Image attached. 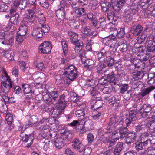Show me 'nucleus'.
<instances>
[{
  "label": "nucleus",
  "instance_id": "3",
  "mask_svg": "<svg viewBox=\"0 0 155 155\" xmlns=\"http://www.w3.org/2000/svg\"><path fill=\"white\" fill-rule=\"evenodd\" d=\"M67 104V101L65 100L64 96L62 95L59 96V99L58 100L57 106H58V108L56 110L58 113V114H60L61 113L65 108ZM54 110L53 111L55 112Z\"/></svg>",
  "mask_w": 155,
  "mask_h": 155
},
{
  "label": "nucleus",
  "instance_id": "9",
  "mask_svg": "<svg viewBox=\"0 0 155 155\" xmlns=\"http://www.w3.org/2000/svg\"><path fill=\"white\" fill-rule=\"evenodd\" d=\"M137 137V133L133 131H130L126 138V143L128 145H131L136 141Z\"/></svg>",
  "mask_w": 155,
  "mask_h": 155
},
{
  "label": "nucleus",
  "instance_id": "5",
  "mask_svg": "<svg viewBox=\"0 0 155 155\" xmlns=\"http://www.w3.org/2000/svg\"><path fill=\"white\" fill-rule=\"evenodd\" d=\"M137 114L136 110H132L130 112L128 118L125 120L127 126L128 127L131 123L133 124L137 120L136 117Z\"/></svg>",
  "mask_w": 155,
  "mask_h": 155
},
{
  "label": "nucleus",
  "instance_id": "4",
  "mask_svg": "<svg viewBox=\"0 0 155 155\" xmlns=\"http://www.w3.org/2000/svg\"><path fill=\"white\" fill-rule=\"evenodd\" d=\"M76 45L74 49L75 52L79 54V56L82 60V57L85 56V51L83 49V43L82 41H76L75 44H73Z\"/></svg>",
  "mask_w": 155,
  "mask_h": 155
},
{
  "label": "nucleus",
  "instance_id": "11",
  "mask_svg": "<svg viewBox=\"0 0 155 155\" xmlns=\"http://www.w3.org/2000/svg\"><path fill=\"white\" fill-rule=\"evenodd\" d=\"M124 0H119L117 1L116 3L114 5H111V10L113 12H114L118 17L117 12L121 10L122 7L124 5Z\"/></svg>",
  "mask_w": 155,
  "mask_h": 155
},
{
  "label": "nucleus",
  "instance_id": "51",
  "mask_svg": "<svg viewBox=\"0 0 155 155\" xmlns=\"http://www.w3.org/2000/svg\"><path fill=\"white\" fill-rule=\"evenodd\" d=\"M124 18L125 22H130L132 20V17L129 13V11L126 12Z\"/></svg>",
  "mask_w": 155,
  "mask_h": 155
},
{
  "label": "nucleus",
  "instance_id": "16",
  "mask_svg": "<svg viewBox=\"0 0 155 155\" xmlns=\"http://www.w3.org/2000/svg\"><path fill=\"white\" fill-rule=\"evenodd\" d=\"M65 140L62 137H59L56 139L53 143L56 147L58 149H60L63 147L65 144Z\"/></svg>",
  "mask_w": 155,
  "mask_h": 155
},
{
  "label": "nucleus",
  "instance_id": "20",
  "mask_svg": "<svg viewBox=\"0 0 155 155\" xmlns=\"http://www.w3.org/2000/svg\"><path fill=\"white\" fill-rule=\"evenodd\" d=\"M74 12L78 17H80L87 14L86 10L83 8H77L74 9Z\"/></svg>",
  "mask_w": 155,
  "mask_h": 155
},
{
  "label": "nucleus",
  "instance_id": "49",
  "mask_svg": "<svg viewBox=\"0 0 155 155\" xmlns=\"http://www.w3.org/2000/svg\"><path fill=\"white\" fill-rule=\"evenodd\" d=\"M141 34V35H140L138 36V37L137 38V41H139V43L144 42L147 37V35L144 34V33L142 32Z\"/></svg>",
  "mask_w": 155,
  "mask_h": 155
},
{
  "label": "nucleus",
  "instance_id": "34",
  "mask_svg": "<svg viewBox=\"0 0 155 155\" xmlns=\"http://www.w3.org/2000/svg\"><path fill=\"white\" fill-rule=\"evenodd\" d=\"M107 25L106 21L105 18L104 17H101L99 18L97 21V28H104Z\"/></svg>",
  "mask_w": 155,
  "mask_h": 155
},
{
  "label": "nucleus",
  "instance_id": "64",
  "mask_svg": "<svg viewBox=\"0 0 155 155\" xmlns=\"http://www.w3.org/2000/svg\"><path fill=\"white\" fill-rule=\"evenodd\" d=\"M35 104L38 107L40 108L41 109H44L45 108V105L43 103V101H38L37 102H36Z\"/></svg>",
  "mask_w": 155,
  "mask_h": 155
},
{
  "label": "nucleus",
  "instance_id": "29",
  "mask_svg": "<svg viewBox=\"0 0 155 155\" xmlns=\"http://www.w3.org/2000/svg\"><path fill=\"white\" fill-rule=\"evenodd\" d=\"M30 12L36 15V14L38 15H43V13H41V9L39 8L38 6L35 5H33L31 9H29Z\"/></svg>",
  "mask_w": 155,
  "mask_h": 155
},
{
  "label": "nucleus",
  "instance_id": "13",
  "mask_svg": "<svg viewBox=\"0 0 155 155\" xmlns=\"http://www.w3.org/2000/svg\"><path fill=\"white\" fill-rule=\"evenodd\" d=\"M105 79L104 81L105 82H104L102 84H106L107 82L110 83H113L115 81L116 78L115 77V74L113 71H105Z\"/></svg>",
  "mask_w": 155,
  "mask_h": 155
},
{
  "label": "nucleus",
  "instance_id": "8",
  "mask_svg": "<svg viewBox=\"0 0 155 155\" xmlns=\"http://www.w3.org/2000/svg\"><path fill=\"white\" fill-rule=\"evenodd\" d=\"M39 49L42 54H49L51 52V45L49 42L45 41L40 45Z\"/></svg>",
  "mask_w": 155,
  "mask_h": 155
},
{
  "label": "nucleus",
  "instance_id": "22",
  "mask_svg": "<svg viewBox=\"0 0 155 155\" xmlns=\"http://www.w3.org/2000/svg\"><path fill=\"white\" fill-rule=\"evenodd\" d=\"M117 47L120 51L122 52H125L128 49L127 45L125 43H122L120 45H118V43H116L114 46H110V48H115L116 49V48Z\"/></svg>",
  "mask_w": 155,
  "mask_h": 155
},
{
  "label": "nucleus",
  "instance_id": "58",
  "mask_svg": "<svg viewBox=\"0 0 155 155\" xmlns=\"http://www.w3.org/2000/svg\"><path fill=\"white\" fill-rule=\"evenodd\" d=\"M77 95H78L75 93H74L73 95H71L70 97L71 101L74 103L77 102L79 100Z\"/></svg>",
  "mask_w": 155,
  "mask_h": 155
},
{
  "label": "nucleus",
  "instance_id": "23",
  "mask_svg": "<svg viewBox=\"0 0 155 155\" xmlns=\"http://www.w3.org/2000/svg\"><path fill=\"white\" fill-rule=\"evenodd\" d=\"M68 34L71 41L72 43L75 44L76 41H78V36L77 34L71 31H69L68 32Z\"/></svg>",
  "mask_w": 155,
  "mask_h": 155
},
{
  "label": "nucleus",
  "instance_id": "7",
  "mask_svg": "<svg viewBox=\"0 0 155 155\" xmlns=\"http://www.w3.org/2000/svg\"><path fill=\"white\" fill-rule=\"evenodd\" d=\"M72 146L74 149H80V152H83L84 154L86 153V152L89 150L88 149H85L84 147L78 138L74 139Z\"/></svg>",
  "mask_w": 155,
  "mask_h": 155
},
{
  "label": "nucleus",
  "instance_id": "60",
  "mask_svg": "<svg viewBox=\"0 0 155 155\" xmlns=\"http://www.w3.org/2000/svg\"><path fill=\"white\" fill-rule=\"evenodd\" d=\"M0 110L2 113H5L7 110V107L6 105L5 104H1L0 105Z\"/></svg>",
  "mask_w": 155,
  "mask_h": 155
},
{
  "label": "nucleus",
  "instance_id": "26",
  "mask_svg": "<svg viewBox=\"0 0 155 155\" xmlns=\"http://www.w3.org/2000/svg\"><path fill=\"white\" fill-rule=\"evenodd\" d=\"M19 15L18 14H12L11 16L9 21L12 24L17 25L19 22Z\"/></svg>",
  "mask_w": 155,
  "mask_h": 155
},
{
  "label": "nucleus",
  "instance_id": "33",
  "mask_svg": "<svg viewBox=\"0 0 155 155\" xmlns=\"http://www.w3.org/2000/svg\"><path fill=\"white\" fill-rule=\"evenodd\" d=\"M13 82L11 80L6 82L5 83L3 84L4 88V92L5 93L8 92L10 88H13Z\"/></svg>",
  "mask_w": 155,
  "mask_h": 155
},
{
  "label": "nucleus",
  "instance_id": "45",
  "mask_svg": "<svg viewBox=\"0 0 155 155\" xmlns=\"http://www.w3.org/2000/svg\"><path fill=\"white\" fill-rule=\"evenodd\" d=\"M39 3L42 7L48 8L49 7V3L47 0H38Z\"/></svg>",
  "mask_w": 155,
  "mask_h": 155
},
{
  "label": "nucleus",
  "instance_id": "53",
  "mask_svg": "<svg viewBox=\"0 0 155 155\" xmlns=\"http://www.w3.org/2000/svg\"><path fill=\"white\" fill-rule=\"evenodd\" d=\"M151 54L150 53L147 54L143 55H142L140 57V60H141L146 61L150 58L151 59L152 58V57H151Z\"/></svg>",
  "mask_w": 155,
  "mask_h": 155
},
{
  "label": "nucleus",
  "instance_id": "62",
  "mask_svg": "<svg viewBox=\"0 0 155 155\" xmlns=\"http://www.w3.org/2000/svg\"><path fill=\"white\" fill-rule=\"evenodd\" d=\"M57 133L56 132H54L52 133H50V137L53 143L54 141L56 139H57Z\"/></svg>",
  "mask_w": 155,
  "mask_h": 155
},
{
  "label": "nucleus",
  "instance_id": "21",
  "mask_svg": "<svg viewBox=\"0 0 155 155\" xmlns=\"http://www.w3.org/2000/svg\"><path fill=\"white\" fill-rule=\"evenodd\" d=\"M32 34L33 36L37 38H41L43 36L42 31L40 27L34 28Z\"/></svg>",
  "mask_w": 155,
  "mask_h": 155
},
{
  "label": "nucleus",
  "instance_id": "37",
  "mask_svg": "<svg viewBox=\"0 0 155 155\" xmlns=\"http://www.w3.org/2000/svg\"><path fill=\"white\" fill-rule=\"evenodd\" d=\"M131 61L134 65L135 67L138 68H140V64L142 63V61L140 59H138V58H135L132 59H131Z\"/></svg>",
  "mask_w": 155,
  "mask_h": 155
},
{
  "label": "nucleus",
  "instance_id": "25",
  "mask_svg": "<svg viewBox=\"0 0 155 155\" xmlns=\"http://www.w3.org/2000/svg\"><path fill=\"white\" fill-rule=\"evenodd\" d=\"M65 10L63 8L61 9H58L56 11V16L59 19L61 20H63L65 18Z\"/></svg>",
  "mask_w": 155,
  "mask_h": 155
},
{
  "label": "nucleus",
  "instance_id": "32",
  "mask_svg": "<svg viewBox=\"0 0 155 155\" xmlns=\"http://www.w3.org/2000/svg\"><path fill=\"white\" fill-rule=\"evenodd\" d=\"M109 67L113 65L114 62V58L110 56H107L103 62Z\"/></svg>",
  "mask_w": 155,
  "mask_h": 155
},
{
  "label": "nucleus",
  "instance_id": "42",
  "mask_svg": "<svg viewBox=\"0 0 155 155\" xmlns=\"http://www.w3.org/2000/svg\"><path fill=\"white\" fill-rule=\"evenodd\" d=\"M4 45H11L13 44L14 37L12 36L11 37L9 38L6 41H4L0 42Z\"/></svg>",
  "mask_w": 155,
  "mask_h": 155
},
{
  "label": "nucleus",
  "instance_id": "54",
  "mask_svg": "<svg viewBox=\"0 0 155 155\" xmlns=\"http://www.w3.org/2000/svg\"><path fill=\"white\" fill-rule=\"evenodd\" d=\"M67 132L66 135L65 136V138L67 139L68 141H70L73 137V132L71 130L67 131Z\"/></svg>",
  "mask_w": 155,
  "mask_h": 155
},
{
  "label": "nucleus",
  "instance_id": "44",
  "mask_svg": "<svg viewBox=\"0 0 155 155\" xmlns=\"http://www.w3.org/2000/svg\"><path fill=\"white\" fill-rule=\"evenodd\" d=\"M69 25L72 28L78 29L80 24L78 21L73 20V21L70 22Z\"/></svg>",
  "mask_w": 155,
  "mask_h": 155
},
{
  "label": "nucleus",
  "instance_id": "15",
  "mask_svg": "<svg viewBox=\"0 0 155 155\" xmlns=\"http://www.w3.org/2000/svg\"><path fill=\"white\" fill-rule=\"evenodd\" d=\"M28 22H25L22 21L21 23V26L19 27V34L21 35H25L28 30Z\"/></svg>",
  "mask_w": 155,
  "mask_h": 155
},
{
  "label": "nucleus",
  "instance_id": "10",
  "mask_svg": "<svg viewBox=\"0 0 155 155\" xmlns=\"http://www.w3.org/2000/svg\"><path fill=\"white\" fill-rule=\"evenodd\" d=\"M91 104L92 108L97 110L103 106V101L100 97H94L92 99Z\"/></svg>",
  "mask_w": 155,
  "mask_h": 155
},
{
  "label": "nucleus",
  "instance_id": "47",
  "mask_svg": "<svg viewBox=\"0 0 155 155\" xmlns=\"http://www.w3.org/2000/svg\"><path fill=\"white\" fill-rule=\"evenodd\" d=\"M13 87L14 89V93L17 95H21L22 94V92L21 88L19 86H14L13 85Z\"/></svg>",
  "mask_w": 155,
  "mask_h": 155
},
{
  "label": "nucleus",
  "instance_id": "24",
  "mask_svg": "<svg viewBox=\"0 0 155 155\" xmlns=\"http://www.w3.org/2000/svg\"><path fill=\"white\" fill-rule=\"evenodd\" d=\"M132 75L133 78L134 80L138 81L142 78L144 75V74L142 71H139L137 70L134 73V74Z\"/></svg>",
  "mask_w": 155,
  "mask_h": 155
},
{
  "label": "nucleus",
  "instance_id": "48",
  "mask_svg": "<svg viewBox=\"0 0 155 155\" xmlns=\"http://www.w3.org/2000/svg\"><path fill=\"white\" fill-rule=\"evenodd\" d=\"M124 28H120L119 31H118L117 34V36L119 39H121L124 38Z\"/></svg>",
  "mask_w": 155,
  "mask_h": 155
},
{
  "label": "nucleus",
  "instance_id": "2",
  "mask_svg": "<svg viewBox=\"0 0 155 155\" xmlns=\"http://www.w3.org/2000/svg\"><path fill=\"white\" fill-rule=\"evenodd\" d=\"M64 68L66 70L64 73L67 78L72 81L76 78L78 75V71L77 68L74 65L65 67Z\"/></svg>",
  "mask_w": 155,
  "mask_h": 155
},
{
  "label": "nucleus",
  "instance_id": "17",
  "mask_svg": "<svg viewBox=\"0 0 155 155\" xmlns=\"http://www.w3.org/2000/svg\"><path fill=\"white\" fill-rule=\"evenodd\" d=\"M36 19V15L32 13L31 12L28 11V14L26 17L24 18L23 21L25 22L33 23L35 19Z\"/></svg>",
  "mask_w": 155,
  "mask_h": 155
},
{
  "label": "nucleus",
  "instance_id": "59",
  "mask_svg": "<svg viewBox=\"0 0 155 155\" xmlns=\"http://www.w3.org/2000/svg\"><path fill=\"white\" fill-rule=\"evenodd\" d=\"M107 143H109L108 148L109 149H112L114 147V145L116 144V142L114 140H107Z\"/></svg>",
  "mask_w": 155,
  "mask_h": 155
},
{
  "label": "nucleus",
  "instance_id": "43",
  "mask_svg": "<svg viewBox=\"0 0 155 155\" xmlns=\"http://www.w3.org/2000/svg\"><path fill=\"white\" fill-rule=\"evenodd\" d=\"M106 66L103 63H100L96 66L97 72L99 74L102 73V70Z\"/></svg>",
  "mask_w": 155,
  "mask_h": 155
},
{
  "label": "nucleus",
  "instance_id": "50",
  "mask_svg": "<svg viewBox=\"0 0 155 155\" xmlns=\"http://www.w3.org/2000/svg\"><path fill=\"white\" fill-rule=\"evenodd\" d=\"M147 125L150 129L155 131V120L149 121Z\"/></svg>",
  "mask_w": 155,
  "mask_h": 155
},
{
  "label": "nucleus",
  "instance_id": "6",
  "mask_svg": "<svg viewBox=\"0 0 155 155\" xmlns=\"http://www.w3.org/2000/svg\"><path fill=\"white\" fill-rule=\"evenodd\" d=\"M152 110V108L149 106L144 104L138 110V113L140 114L143 118H146L150 114V112Z\"/></svg>",
  "mask_w": 155,
  "mask_h": 155
},
{
  "label": "nucleus",
  "instance_id": "27",
  "mask_svg": "<svg viewBox=\"0 0 155 155\" xmlns=\"http://www.w3.org/2000/svg\"><path fill=\"white\" fill-rule=\"evenodd\" d=\"M1 54L2 55L5 56L9 60H12L13 58L14 53L11 51H4L2 52Z\"/></svg>",
  "mask_w": 155,
  "mask_h": 155
},
{
  "label": "nucleus",
  "instance_id": "1",
  "mask_svg": "<svg viewBox=\"0 0 155 155\" xmlns=\"http://www.w3.org/2000/svg\"><path fill=\"white\" fill-rule=\"evenodd\" d=\"M101 9L104 12L108 11L107 18L108 20L112 23L115 22L118 18L117 14L111 11L110 9L111 4L106 1H102L100 3Z\"/></svg>",
  "mask_w": 155,
  "mask_h": 155
},
{
  "label": "nucleus",
  "instance_id": "35",
  "mask_svg": "<svg viewBox=\"0 0 155 155\" xmlns=\"http://www.w3.org/2000/svg\"><path fill=\"white\" fill-rule=\"evenodd\" d=\"M38 121L37 117L35 115L32 116L30 117V119L28 122V124L26 125V127H28L27 126L29 127H32L33 125L36 123Z\"/></svg>",
  "mask_w": 155,
  "mask_h": 155
},
{
  "label": "nucleus",
  "instance_id": "31",
  "mask_svg": "<svg viewBox=\"0 0 155 155\" xmlns=\"http://www.w3.org/2000/svg\"><path fill=\"white\" fill-rule=\"evenodd\" d=\"M155 73H150L148 75V78L147 79V82L148 84L152 85L155 84Z\"/></svg>",
  "mask_w": 155,
  "mask_h": 155
},
{
  "label": "nucleus",
  "instance_id": "46",
  "mask_svg": "<svg viewBox=\"0 0 155 155\" xmlns=\"http://www.w3.org/2000/svg\"><path fill=\"white\" fill-rule=\"evenodd\" d=\"M154 89H155V86H150L147 88L142 93V95L143 96H145Z\"/></svg>",
  "mask_w": 155,
  "mask_h": 155
},
{
  "label": "nucleus",
  "instance_id": "56",
  "mask_svg": "<svg viewBox=\"0 0 155 155\" xmlns=\"http://www.w3.org/2000/svg\"><path fill=\"white\" fill-rule=\"evenodd\" d=\"M145 151L148 155H155V148L148 147Z\"/></svg>",
  "mask_w": 155,
  "mask_h": 155
},
{
  "label": "nucleus",
  "instance_id": "12",
  "mask_svg": "<svg viewBox=\"0 0 155 155\" xmlns=\"http://www.w3.org/2000/svg\"><path fill=\"white\" fill-rule=\"evenodd\" d=\"M143 30V27L139 24L136 25H132L130 29L131 33L136 36L140 35Z\"/></svg>",
  "mask_w": 155,
  "mask_h": 155
},
{
  "label": "nucleus",
  "instance_id": "52",
  "mask_svg": "<svg viewBox=\"0 0 155 155\" xmlns=\"http://www.w3.org/2000/svg\"><path fill=\"white\" fill-rule=\"evenodd\" d=\"M40 28L41 29V31L44 34H47L48 33L50 30V27L48 25H41V26L40 27Z\"/></svg>",
  "mask_w": 155,
  "mask_h": 155
},
{
  "label": "nucleus",
  "instance_id": "30",
  "mask_svg": "<svg viewBox=\"0 0 155 155\" xmlns=\"http://www.w3.org/2000/svg\"><path fill=\"white\" fill-rule=\"evenodd\" d=\"M147 49L149 52H153L155 51V42L151 40L148 41Z\"/></svg>",
  "mask_w": 155,
  "mask_h": 155
},
{
  "label": "nucleus",
  "instance_id": "38",
  "mask_svg": "<svg viewBox=\"0 0 155 155\" xmlns=\"http://www.w3.org/2000/svg\"><path fill=\"white\" fill-rule=\"evenodd\" d=\"M34 63L36 68L40 70H42L44 67L43 62L40 61L38 59L35 61Z\"/></svg>",
  "mask_w": 155,
  "mask_h": 155
},
{
  "label": "nucleus",
  "instance_id": "63",
  "mask_svg": "<svg viewBox=\"0 0 155 155\" xmlns=\"http://www.w3.org/2000/svg\"><path fill=\"white\" fill-rule=\"evenodd\" d=\"M140 6L142 8L144 9H147V8L149 7L148 5L144 1H143V0L142 1H141L140 2Z\"/></svg>",
  "mask_w": 155,
  "mask_h": 155
},
{
  "label": "nucleus",
  "instance_id": "57",
  "mask_svg": "<svg viewBox=\"0 0 155 155\" xmlns=\"http://www.w3.org/2000/svg\"><path fill=\"white\" fill-rule=\"evenodd\" d=\"M50 94L54 100H56L58 99V93L57 91H51L50 92Z\"/></svg>",
  "mask_w": 155,
  "mask_h": 155
},
{
  "label": "nucleus",
  "instance_id": "28",
  "mask_svg": "<svg viewBox=\"0 0 155 155\" xmlns=\"http://www.w3.org/2000/svg\"><path fill=\"white\" fill-rule=\"evenodd\" d=\"M123 146V143L122 142H119L116 145L114 150V155H119L121 151Z\"/></svg>",
  "mask_w": 155,
  "mask_h": 155
},
{
  "label": "nucleus",
  "instance_id": "61",
  "mask_svg": "<svg viewBox=\"0 0 155 155\" xmlns=\"http://www.w3.org/2000/svg\"><path fill=\"white\" fill-rule=\"evenodd\" d=\"M129 86L127 84H125L122 85L120 93L122 94H123L127 90Z\"/></svg>",
  "mask_w": 155,
  "mask_h": 155
},
{
  "label": "nucleus",
  "instance_id": "40",
  "mask_svg": "<svg viewBox=\"0 0 155 155\" xmlns=\"http://www.w3.org/2000/svg\"><path fill=\"white\" fill-rule=\"evenodd\" d=\"M25 136L24 135V134H23V132L21 133V140L23 141H25L27 142L28 141V140H30L31 141L32 138L31 137L33 136V135L31 134H29V136H28L26 134H25Z\"/></svg>",
  "mask_w": 155,
  "mask_h": 155
},
{
  "label": "nucleus",
  "instance_id": "18",
  "mask_svg": "<svg viewBox=\"0 0 155 155\" xmlns=\"http://www.w3.org/2000/svg\"><path fill=\"white\" fill-rule=\"evenodd\" d=\"M148 144V140L142 142L141 141H136L135 143V147L136 150L139 151L143 149V147L146 146Z\"/></svg>",
  "mask_w": 155,
  "mask_h": 155
},
{
  "label": "nucleus",
  "instance_id": "19",
  "mask_svg": "<svg viewBox=\"0 0 155 155\" xmlns=\"http://www.w3.org/2000/svg\"><path fill=\"white\" fill-rule=\"evenodd\" d=\"M117 131L119 133V137L120 138H123L127 137L129 133L128 129L125 127H120Z\"/></svg>",
  "mask_w": 155,
  "mask_h": 155
},
{
  "label": "nucleus",
  "instance_id": "39",
  "mask_svg": "<svg viewBox=\"0 0 155 155\" xmlns=\"http://www.w3.org/2000/svg\"><path fill=\"white\" fill-rule=\"evenodd\" d=\"M83 34L89 37L92 36L93 34V31L86 26L83 28Z\"/></svg>",
  "mask_w": 155,
  "mask_h": 155
},
{
  "label": "nucleus",
  "instance_id": "14",
  "mask_svg": "<svg viewBox=\"0 0 155 155\" xmlns=\"http://www.w3.org/2000/svg\"><path fill=\"white\" fill-rule=\"evenodd\" d=\"M107 48H102L100 52L97 53V56L98 60L101 62H103L107 56Z\"/></svg>",
  "mask_w": 155,
  "mask_h": 155
},
{
  "label": "nucleus",
  "instance_id": "41",
  "mask_svg": "<svg viewBox=\"0 0 155 155\" xmlns=\"http://www.w3.org/2000/svg\"><path fill=\"white\" fill-rule=\"evenodd\" d=\"M43 99L45 102L49 105L52 104L54 102L52 101L51 97L47 94L43 95Z\"/></svg>",
  "mask_w": 155,
  "mask_h": 155
},
{
  "label": "nucleus",
  "instance_id": "36",
  "mask_svg": "<svg viewBox=\"0 0 155 155\" xmlns=\"http://www.w3.org/2000/svg\"><path fill=\"white\" fill-rule=\"evenodd\" d=\"M22 87L23 89L24 93H27L34 92L32 91V86L28 84H24L22 85Z\"/></svg>",
  "mask_w": 155,
  "mask_h": 155
},
{
  "label": "nucleus",
  "instance_id": "55",
  "mask_svg": "<svg viewBox=\"0 0 155 155\" xmlns=\"http://www.w3.org/2000/svg\"><path fill=\"white\" fill-rule=\"evenodd\" d=\"M5 75L6 76H4L2 77L1 78H0L1 82L3 84L5 83V82H7V81L11 80V79L10 78V77L8 76L7 74H5Z\"/></svg>",
  "mask_w": 155,
  "mask_h": 155
}]
</instances>
